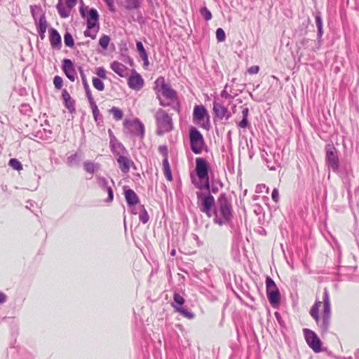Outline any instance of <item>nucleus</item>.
Listing matches in <instances>:
<instances>
[{
  "mask_svg": "<svg viewBox=\"0 0 359 359\" xmlns=\"http://www.w3.org/2000/svg\"><path fill=\"white\" fill-rule=\"evenodd\" d=\"M65 8L62 4V0H58L56 5V9L62 18H67L69 16L71 10L76 5L77 0H65Z\"/></svg>",
  "mask_w": 359,
  "mask_h": 359,
  "instance_id": "nucleus-14",
  "label": "nucleus"
},
{
  "mask_svg": "<svg viewBox=\"0 0 359 359\" xmlns=\"http://www.w3.org/2000/svg\"><path fill=\"white\" fill-rule=\"evenodd\" d=\"M266 290L270 291L273 290H276V288H278L275 281L273 280L272 278H271L269 276H267L266 277Z\"/></svg>",
  "mask_w": 359,
  "mask_h": 359,
  "instance_id": "nucleus-43",
  "label": "nucleus"
},
{
  "mask_svg": "<svg viewBox=\"0 0 359 359\" xmlns=\"http://www.w3.org/2000/svg\"><path fill=\"white\" fill-rule=\"evenodd\" d=\"M100 164L90 161H86L83 163L85 171L90 174H94L100 169Z\"/></svg>",
  "mask_w": 359,
  "mask_h": 359,
  "instance_id": "nucleus-30",
  "label": "nucleus"
},
{
  "mask_svg": "<svg viewBox=\"0 0 359 359\" xmlns=\"http://www.w3.org/2000/svg\"><path fill=\"white\" fill-rule=\"evenodd\" d=\"M228 108L224 105L222 102L218 97H215L212 102V114L213 122L216 124L217 122L222 121L223 116L226 113Z\"/></svg>",
  "mask_w": 359,
  "mask_h": 359,
  "instance_id": "nucleus-13",
  "label": "nucleus"
},
{
  "mask_svg": "<svg viewBox=\"0 0 359 359\" xmlns=\"http://www.w3.org/2000/svg\"><path fill=\"white\" fill-rule=\"evenodd\" d=\"M123 194L129 208H133L140 203V198L133 189L124 187Z\"/></svg>",
  "mask_w": 359,
  "mask_h": 359,
  "instance_id": "nucleus-19",
  "label": "nucleus"
},
{
  "mask_svg": "<svg viewBox=\"0 0 359 359\" xmlns=\"http://www.w3.org/2000/svg\"><path fill=\"white\" fill-rule=\"evenodd\" d=\"M144 81L142 76L135 69L128 79V85L130 88L135 90H140L144 86Z\"/></svg>",
  "mask_w": 359,
  "mask_h": 359,
  "instance_id": "nucleus-16",
  "label": "nucleus"
},
{
  "mask_svg": "<svg viewBox=\"0 0 359 359\" xmlns=\"http://www.w3.org/2000/svg\"><path fill=\"white\" fill-rule=\"evenodd\" d=\"M315 22L317 27V43H316V48H312V50L316 51V50H318L321 45H322V37L323 35V19H322V15L320 11H318L316 13L315 15Z\"/></svg>",
  "mask_w": 359,
  "mask_h": 359,
  "instance_id": "nucleus-17",
  "label": "nucleus"
},
{
  "mask_svg": "<svg viewBox=\"0 0 359 359\" xmlns=\"http://www.w3.org/2000/svg\"><path fill=\"white\" fill-rule=\"evenodd\" d=\"M19 110H20V112L22 115H25V116H31L32 113V108L31 107V106L29 104H27V103L21 104L20 106L19 107Z\"/></svg>",
  "mask_w": 359,
  "mask_h": 359,
  "instance_id": "nucleus-37",
  "label": "nucleus"
},
{
  "mask_svg": "<svg viewBox=\"0 0 359 359\" xmlns=\"http://www.w3.org/2000/svg\"><path fill=\"white\" fill-rule=\"evenodd\" d=\"M325 163L332 172H339V161L338 151L333 143H329L325 145Z\"/></svg>",
  "mask_w": 359,
  "mask_h": 359,
  "instance_id": "nucleus-7",
  "label": "nucleus"
},
{
  "mask_svg": "<svg viewBox=\"0 0 359 359\" xmlns=\"http://www.w3.org/2000/svg\"><path fill=\"white\" fill-rule=\"evenodd\" d=\"M128 156L129 154L118 155V156L115 157L118 164L119 168L123 173H128L131 165L135 167L133 161L130 159Z\"/></svg>",
  "mask_w": 359,
  "mask_h": 359,
  "instance_id": "nucleus-18",
  "label": "nucleus"
},
{
  "mask_svg": "<svg viewBox=\"0 0 359 359\" xmlns=\"http://www.w3.org/2000/svg\"><path fill=\"white\" fill-rule=\"evenodd\" d=\"M35 25L36 27L37 32L39 34L40 39L41 40H43L46 36L45 34L48 25L45 13H42L41 15H40L38 21H36V23H35Z\"/></svg>",
  "mask_w": 359,
  "mask_h": 359,
  "instance_id": "nucleus-22",
  "label": "nucleus"
},
{
  "mask_svg": "<svg viewBox=\"0 0 359 359\" xmlns=\"http://www.w3.org/2000/svg\"><path fill=\"white\" fill-rule=\"evenodd\" d=\"M137 50L139 53L140 57L148 55L147 50H145L142 43L140 41H136Z\"/></svg>",
  "mask_w": 359,
  "mask_h": 359,
  "instance_id": "nucleus-46",
  "label": "nucleus"
},
{
  "mask_svg": "<svg viewBox=\"0 0 359 359\" xmlns=\"http://www.w3.org/2000/svg\"><path fill=\"white\" fill-rule=\"evenodd\" d=\"M108 133L109 136V144H113V143L117 140V138L115 137L111 129L108 130Z\"/></svg>",
  "mask_w": 359,
  "mask_h": 359,
  "instance_id": "nucleus-60",
  "label": "nucleus"
},
{
  "mask_svg": "<svg viewBox=\"0 0 359 359\" xmlns=\"http://www.w3.org/2000/svg\"><path fill=\"white\" fill-rule=\"evenodd\" d=\"M238 126L241 128H247L250 127V123L248 118H242V119L238 123Z\"/></svg>",
  "mask_w": 359,
  "mask_h": 359,
  "instance_id": "nucleus-51",
  "label": "nucleus"
},
{
  "mask_svg": "<svg viewBox=\"0 0 359 359\" xmlns=\"http://www.w3.org/2000/svg\"><path fill=\"white\" fill-rule=\"evenodd\" d=\"M228 87V84H226L225 86H224V89L220 93V96L222 97V98H225V99H228V100H233L235 96H233L231 95H230L227 91H226V88Z\"/></svg>",
  "mask_w": 359,
  "mask_h": 359,
  "instance_id": "nucleus-52",
  "label": "nucleus"
},
{
  "mask_svg": "<svg viewBox=\"0 0 359 359\" xmlns=\"http://www.w3.org/2000/svg\"><path fill=\"white\" fill-rule=\"evenodd\" d=\"M92 82H93V85L94 88H96L97 90H99V91L104 90V83L102 81V79H100V78H97V77H93L92 79Z\"/></svg>",
  "mask_w": 359,
  "mask_h": 359,
  "instance_id": "nucleus-41",
  "label": "nucleus"
},
{
  "mask_svg": "<svg viewBox=\"0 0 359 359\" xmlns=\"http://www.w3.org/2000/svg\"><path fill=\"white\" fill-rule=\"evenodd\" d=\"M274 315H275L276 319L278 321V324L281 327H285V323H284V320H283V318L281 317L280 313L279 312H278V311H276Z\"/></svg>",
  "mask_w": 359,
  "mask_h": 359,
  "instance_id": "nucleus-57",
  "label": "nucleus"
},
{
  "mask_svg": "<svg viewBox=\"0 0 359 359\" xmlns=\"http://www.w3.org/2000/svg\"><path fill=\"white\" fill-rule=\"evenodd\" d=\"M139 219L142 224H146L149 221V217L144 205H140V207Z\"/></svg>",
  "mask_w": 359,
  "mask_h": 359,
  "instance_id": "nucleus-34",
  "label": "nucleus"
},
{
  "mask_svg": "<svg viewBox=\"0 0 359 359\" xmlns=\"http://www.w3.org/2000/svg\"><path fill=\"white\" fill-rule=\"evenodd\" d=\"M157 135L162 136L173 129L172 120L170 116L162 109H159L155 114Z\"/></svg>",
  "mask_w": 359,
  "mask_h": 359,
  "instance_id": "nucleus-4",
  "label": "nucleus"
},
{
  "mask_svg": "<svg viewBox=\"0 0 359 359\" xmlns=\"http://www.w3.org/2000/svg\"><path fill=\"white\" fill-rule=\"evenodd\" d=\"M1 189L3 192L7 193L8 196L11 195V191H9L8 187L6 184H1Z\"/></svg>",
  "mask_w": 359,
  "mask_h": 359,
  "instance_id": "nucleus-64",
  "label": "nucleus"
},
{
  "mask_svg": "<svg viewBox=\"0 0 359 359\" xmlns=\"http://www.w3.org/2000/svg\"><path fill=\"white\" fill-rule=\"evenodd\" d=\"M321 302L319 301H316L314 304L312 306L310 310L311 316L315 320L316 323L320 327V324L321 322V318L319 315V308L320 306Z\"/></svg>",
  "mask_w": 359,
  "mask_h": 359,
  "instance_id": "nucleus-29",
  "label": "nucleus"
},
{
  "mask_svg": "<svg viewBox=\"0 0 359 359\" xmlns=\"http://www.w3.org/2000/svg\"><path fill=\"white\" fill-rule=\"evenodd\" d=\"M62 69L71 81H75L77 77V73L74 62L70 59L65 58L62 61Z\"/></svg>",
  "mask_w": 359,
  "mask_h": 359,
  "instance_id": "nucleus-15",
  "label": "nucleus"
},
{
  "mask_svg": "<svg viewBox=\"0 0 359 359\" xmlns=\"http://www.w3.org/2000/svg\"><path fill=\"white\" fill-rule=\"evenodd\" d=\"M111 151L114 155V156H118V155L121 154H128V150L126 149L124 145L120 142L118 140L113 143V144H109Z\"/></svg>",
  "mask_w": 359,
  "mask_h": 359,
  "instance_id": "nucleus-25",
  "label": "nucleus"
},
{
  "mask_svg": "<svg viewBox=\"0 0 359 359\" xmlns=\"http://www.w3.org/2000/svg\"><path fill=\"white\" fill-rule=\"evenodd\" d=\"M64 42L65 45L69 48L74 47V40L72 35V34L69 32H66L64 35Z\"/></svg>",
  "mask_w": 359,
  "mask_h": 359,
  "instance_id": "nucleus-40",
  "label": "nucleus"
},
{
  "mask_svg": "<svg viewBox=\"0 0 359 359\" xmlns=\"http://www.w3.org/2000/svg\"><path fill=\"white\" fill-rule=\"evenodd\" d=\"M197 204L207 217H213V222L219 226L229 223L233 219V207L226 193L220 194L217 200L210 193L196 192Z\"/></svg>",
  "mask_w": 359,
  "mask_h": 359,
  "instance_id": "nucleus-1",
  "label": "nucleus"
},
{
  "mask_svg": "<svg viewBox=\"0 0 359 359\" xmlns=\"http://www.w3.org/2000/svg\"><path fill=\"white\" fill-rule=\"evenodd\" d=\"M142 0H125V8L127 11L137 10L142 6Z\"/></svg>",
  "mask_w": 359,
  "mask_h": 359,
  "instance_id": "nucleus-31",
  "label": "nucleus"
},
{
  "mask_svg": "<svg viewBox=\"0 0 359 359\" xmlns=\"http://www.w3.org/2000/svg\"><path fill=\"white\" fill-rule=\"evenodd\" d=\"M184 298L179 292H175L173 302H172V306L175 311L187 319L191 320L194 318L195 314L191 310L184 307Z\"/></svg>",
  "mask_w": 359,
  "mask_h": 359,
  "instance_id": "nucleus-9",
  "label": "nucleus"
},
{
  "mask_svg": "<svg viewBox=\"0 0 359 359\" xmlns=\"http://www.w3.org/2000/svg\"><path fill=\"white\" fill-rule=\"evenodd\" d=\"M95 179H96L97 185L102 191H105L109 187L111 186V185L109 184L108 180L105 177H104L101 175H96Z\"/></svg>",
  "mask_w": 359,
  "mask_h": 359,
  "instance_id": "nucleus-32",
  "label": "nucleus"
},
{
  "mask_svg": "<svg viewBox=\"0 0 359 359\" xmlns=\"http://www.w3.org/2000/svg\"><path fill=\"white\" fill-rule=\"evenodd\" d=\"M7 300V296L3 292L0 291V304L5 303Z\"/></svg>",
  "mask_w": 359,
  "mask_h": 359,
  "instance_id": "nucleus-62",
  "label": "nucleus"
},
{
  "mask_svg": "<svg viewBox=\"0 0 359 359\" xmlns=\"http://www.w3.org/2000/svg\"><path fill=\"white\" fill-rule=\"evenodd\" d=\"M154 89L156 92L161 91L163 95L170 100L177 99V92L171 87V86L165 83L163 76H159L154 82Z\"/></svg>",
  "mask_w": 359,
  "mask_h": 359,
  "instance_id": "nucleus-10",
  "label": "nucleus"
},
{
  "mask_svg": "<svg viewBox=\"0 0 359 359\" xmlns=\"http://www.w3.org/2000/svg\"><path fill=\"white\" fill-rule=\"evenodd\" d=\"M163 172H164V175H165V177L167 179V180L172 181L173 178H172V171H171L170 168L163 169Z\"/></svg>",
  "mask_w": 359,
  "mask_h": 359,
  "instance_id": "nucleus-56",
  "label": "nucleus"
},
{
  "mask_svg": "<svg viewBox=\"0 0 359 359\" xmlns=\"http://www.w3.org/2000/svg\"><path fill=\"white\" fill-rule=\"evenodd\" d=\"M53 84L56 89L60 90L63 85V79L60 76H55L53 78Z\"/></svg>",
  "mask_w": 359,
  "mask_h": 359,
  "instance_id": "nucleus-48",
  "label": "nucleus"
},
{
  "mask_svg": "<svg viewBox=\"0 0 359 359\" xmlns=\"http://www.w3.org/2000/svg\"><path fill=\"white\" fill-rule=\"evenodd\" d=\"M8 165L15 170L20 171L22 170L23 166L22 163L15 158H12L8 161Z\"/></svg>",
  "mask_w": 359,
  "mask_h": 359,
  "instance_id": "nucleus-36",
  "label": "nucleus"
},
{
  "mask_svg": "<svg viewBox=\"0 0 359 359\" xmlns=\"http://www.w3.org/2000/svg\"><path fill=\"white\" fill-rule=\"evenodd\" d=\"M109 113L113 115L114 118L116 121L121 120L123 117V111L116 107H113L111 109H110Z\"/></svg>",
  "mask_w": 359,
  "mask_h": 359,
  "instance_id": "nucleus-39",
  "label": "nucleus"
},
{
  "mask_svg": "<svg viewBox=\"0 0 359 359\" xmlns=\"http://www.w3.org/2000/svg\"><path fill=\"white\" fill-rule=\"evenodd\" d=\"M249 109L248 107L243 108L242 110V118H248Z\"/></svg>",
  "mask_w": 359,
  "mask_h": 359,
  "instance_id": "nucleus-63",
  "label": "nucleus"
},
{
  "mask_svg": "<svg viewBox=\"0 0 359 359\" xmlns=\"http://www.w3.org/2000/svg\"><path fill=\"white\" fill-rule=\"evenodd\" d=\"M133 20L135 22H137L140 25H143L145 24V18H144L142 13L140 11L137 12V18H135L134 16L131 17Z\"/></svg>",
  "mask_w": 359,
  "mask_h": 359,
  "instance_id": "nucleus-49",
  "label": "nucleus"
},
{
  "mask_svg": "<svg viewBox=\"0 0 359 359\" xmlns=\"http://www.w3.org/2000/svg\"><path fill=\"white\" fill-rule=\"evenodd\" d=\"M62 98L65 107L67 109L69 113L74 114L76 112L75 101L71 97L67 89H63L62 91Z\"/></svg>",
  "mask_w": 359,
  "mask_h": 359,
  "instance_id": "nucleus-23",
  "label": "nucleus"
},
{
  "mask_svg": "<svg viewBox=\"0 0 359 359\" xmlns=\"http://www.w3.org/2000/svg\"><path fill=\"white\" fill-rule=\"evenodd\" d=\"M271 198L274 202H276V203L278 202L279 192H278V189L275 188L273 189L272 194H271Z\"/></svg>",
  "mask_w": 359,
  "mask_h": 359,
  "instance_id": "nucleus-55",
  "label": "nucleus"
},
{
  "mask_svg": "<svg viewBox=\"0 0 359 359\" xmlns=\"http://www.w3.org/2000/svg\"><path fill=\"white\" fill-rule=\"evenodd\" d=\"M123 126L127 128L129 132L135 137L143 139L144 137V126L142 122L137 118L132 120L126 119L123 121Z\"/></svg>",
  "mask_w": 359,
  "mask_h": 359,
  "instance_id": "nucleus-12",
  "label": "nucleus"
},
{
  "mask_svg": "<svg viewBox=\"0 0 359 359\" xmlns=\"http://www.w3.org/2000/svg\"><path fill=\"white\" fill-rule=\"evenodd\" d=\"M259 71V67L257 66V65H253V66H251L250 67H249L248 69V72L250 74H257Z\"/></svg>",
  "mask_w": 359,
  "mask_h": 359,
  "instance_id": "nucleus-58",
  "label": "nucleus"
},
{
  "mask_svg": "<svg viewBox=\"0 0 359 359\" xmlns=\"http://www.w3.org/2000/svg\"><path fill=\"white\" fill-rule=\"evenodd\" d=\"M323 311L320 324V329L323 334H325L329 330L331 318V304L329 292L327 288H324L323 290Z\"/></svg>",
  "mask_w": 359,
  "mask_h": 359,
  "instance_id": "nucleus-6",
  "label": "nucleus"
},
{
  "mask_svg": "<svg viewBox=\"0 0 359 359\" xmlns=\"http://www.w3.org/2000/svg\"><path fill=\"white\" fill-rule=\"evenodd\" d=\"M158 152L162 154L163 158L168 157V149L166 145H161L158 147Z\"/></svg>",
  "mask_w": 359,
  "mask_h": 359,
  "instance_id": "nucleus-53",
  "label": "nucleus"
},
{
  "mask_svg": "<svg viewBox=\"0 0 359 359\" xmlns=\"http://www.w3.org/2000/svg\"><path fill=\"white\" fill-rule=\"evenodd\" d=\"M303 333L308 346L315 353H320L323 351V343L314 331L308 328H304Z\"/></svg>",
  "mask_w": 359,
  "mask_h": 359,
  "instance_id": "nucleus-11",
  "label": "nucleus"
},
{
  "mask_svg": "<svg viewBox=\"0 0 359 359\" xmlns=\"http://www.w3.org/2000/svg\"><path fill=\"white\" fill-rule=\"evenodd\" d=\"M216 38L218 42H223L226 39V34L224 29L219 27L216 29Z\"/></svg>",
  "mask_w": 359,
  "mask_h": 359,
  "instance_id": "nucleus-45",
  "label": "nucleus"
},
{
  "mask_svg": "<svg viewBox=\"0 0 359 359\" xmlns=\"http://www.w3.org/2000/svg\"><path fill=\"white\" fill-rule=\"evenodd\" d=\"M110 67L121 77H124L128 70V68L123 64L118 61H113L110 65Z\"/></svg>",
  "mask_w": 359,
  "mask_h": 359,
  "instance_id": "nucleus-26",
  "label": "nucleus"
},
{
  "mask_svg": "<svg viewBox=\"0 0 359 359\" xmlns=\"http://www.w3.org/2000/svg\"><path fill=\"white\" fill-rule=\"evenodd\" d=\"M96 29H89L86 26V29L84 31L83 34L86 37H90L92 39H95L97 36Z\"/></svg>",
  "mask_w": 359,
  "mask_h": 359,
  "instance_id": "nucleus-47",
  "label": "nucleus"
},
{
  "mask_svg": "<svg viewBox=\"0 0 359 359\" xmlns=\"http://www.w3.org/2000/svg\"><path fill=\"white\" fill-rule=\"evenodd\" d=\"M190 149L195 154H201L203 150L208 151L203 135L198 128L191 126L189 130Z\"/></svg>",
  "mask_w": 359,
  "mask_h": 359,
  "instance_id": "nucleus-3",
  "label": "nucleus"
},
{
  "mask_svg": "<svg viewBox=\"0 0 359 359\" xmlns=\"http://www.w3.org/2000/svg\"><path fill=\"white\" fill-rule=\"evenodd\" d=\"M30 12L31 14L34 18V23H36V21H38L39 18L37 17V15L39 13H45L41 8V6L40 5H33L30 6Z\"/></svg>",
  "mask_w": 359,
  "mask_h": 359,
  "instance_id": "nucleus-33",
  "label": "nucleus"
},
{
  "mask_svg": "<svg viewBox=\"0 0 359 359\" xmlns=\"http://www.w3.org/2000/svg\"><path fill=\"white\" fill-rule=\"evenodd\" d=\"M194 122L205 130H210V121L208 110L203 105H196L193 111Z\"/></svg>",
  "mask_w": 359,
  "mask_h": 359,
  "instance_id": "nucleus-8",
  "label": "nucleus"
},
{
  "mask_svg": "<svg viewBox=\"0 0 359 359\" xmlns=\"http://www.w3.org/2000/svg\"><path fill=\"white\" fill-rule=\"evenodd\" d=\"M81 161V154L77 152L71 154L67 158L66 163L69 167H79Z\"/></svg>",
  "mask_w": 359,
  "mask_h": 359,
  "instance_id": "nucleus-28",
  "label": "nucleus"
},
{
  "mask_svg": "<svg viewBox=\"0 0 359 359\" xmlns=\"http://www.w3.org/2000/svg\"><path fill=\"white\" fill-rule=\"evenodd\" d=\"M110 181H111V186L109 187L105 191H107V194H108V196L107 198L104 200V201L107 203H111L114 200V190H113V187H114V180L111 178L110 179Z\"/></svg>",
  "mask_w": 359,
  "mask_h": 359,
  "instance_id": "nucleus-42",
  "label": "nucleus"
},
{
  "mask_svg": "<svg viewBox=\"0 0 359 359\" xmlns=\"http://www.w3.org/2000/svg\"><path fill=\"white\" fill-rule=\"evenodd\" d=\"M78 69L81 77L82 83L86 92V95L88 98V102L94 100L83 68L81 67H79Z\"/></svg>",
  "mask_w": 359,
  "mask_h": 359,
  "instance_id": "nucleus-27",
  "label": "nucleus"
},
{
  "mask_svg": "<svg viewBox=\"0 0 359 359\" xmlns=\"http://www.w3.org/2000/svg\"><path fill=\"white\" fill-rule=\"evenodd\" d=\"M357 266H337L338 273L341 275H348L356 271Z\"/></svg>",
  "mask_w": 359,
  "mask_h": 359,
  "instance_id": "nucleus-35",
  "label": "nucleus"
},
{
  "mask_svg": "<svg viewBox=\"0 0 359 359\" xmlns=\"http://www.w3.org/2000/svg\"><path fill=\"white\" fill-rule=\"evenodd\" d=\"M79 12L81 18L86 20V26L89 29H96V32L100 29V15L95 8H89L83 4L79 7Z\"/></svg>",
  "mask_w": 359,
  "mask_h": 359,
  "instance_id": "nucleus-5",
  "label": "nucleus"
},
{
  "mask_svg": "<svg viewBox=\"0 0 359 359\" xmlns=\"http://www.w3.org/2000/svg\"><path fill=\"white\" fill-rule=\"evenodd\" d=\"M199 13L206 20L209 21L212 19V15L210 10L206 6H203L200 8Z\"/></svg>",
  "mask_w": 359,
  "mask_h": 359,
  "instance_id": "nucleus-44",
  "label": "nucleus"
},
{
  "mask_svg": "<svg viewBox=\"0 0 359 359\" xmlns=\"http://www.w3.org/2000/svg\"><path fill=\"white\" fill-rule=\"evenodd\" d=\"M50 43L53 48L60 50L62 47V38L58 31L53 28L48 29Z\"/></svg>",
  "mask_w": 359,
  "mask_h": 359,
  "instance_id": "nucleus-20",
  "label": "nucleus"
},
{
  "mask_svg": "<svg viewBox=\"0 0 359 359\" xmlns=\"http://www.w3.org/2000/svg\"><path fill=\"white\" fill-rule=\"evenodd\" d=\"M92 109L94 120L97 126H102L104 124L103 116L100 113L99 109L94 100L89 101Z\"/></svg>",
  "mask_w": 359,
  "mask_h": 359,
  "instance_id": "nucleus-24",
  "label": "nucleus"
},
{
  "mask_svg": "<svg viewBox=\"0 0 359 359\" xmlns=\"http://www.w3.org/2000/svg\"><path fill=\"white\" fill-rule=\"evenodd\" d=\"M110 40H111V39L108 35L102 34L99 39V46L103 50H105L108 48Z\"/></svg>",
  "mask_w": 359,
  "mask_h": 359,
  "instance_id": "nucleus-38",
  "label": "nucleus"
},
{
  "mask_svg": "<svg viewBox=\"0 0 359 359\" xmlns=\"http://www.w3.org/2000/svg\"><path fill=\"white\" fill-rule=\"evenodd\" d=\"M313 41L307 39V38H303L300 42L299 44L304 48H309L310 47V44L312 43Z\"/></svg>",
  "mask_w": 359,
  "mask_h": 359,
  "instance_id": "nucleus-54",
  "label": "nucleus"
},
{
  "mask_svg": "<svg viewBox=\"0 0 359 359\" xmlns=\"http://www.w3.org/2000/svg\"><path fill=\"white\" fill-rule=\"evenodd\" d=\"M210 180L219 188H222L224 187V183L221 181V180L219 178L215 179L213 175H210Z\"/></svg>",
  "mask_w": 359,
  "mask_h": 359,
  "instance_id": "nucleus-59",
  "label": "nucleus"
},
{
  "mask_svg": "<svg viewBox=\"0 0 359 359\" xmlns=\"http://www.w3.org/2000/svg\"><path fill=\"white\" fill-rule=\"evenodd\" d=\"M170 168V166L169 161H168V157L163 158V168L166 169V168Z\"/></svg>",
  "mask_w": 359,
  "mask_h": 359,
  "instance_id": "nucleus-61",
  "label": "nucleus"
},
{
  "mask_svg": "<svg viewBox=\"0 0 359 359\" xmlns=\"http://www.w3.org/2000/svg\"><path fill=\"white\" fill-rule=\"evenodd\" d=\"M96 74L98 76L97 78H100V79H107L106 70L102 67L96 69Z\"/></svg>",
  "mask_w": 359,
  "mask_h": 359,
  "instance_id": "nucleus-50",
  "label": "nucleus"
},
{
  "mask_svg": "<svg viewBox=\"0 0 359 359\" xmlns=\"http://www.w3.org/2000/svg\"><path fill=\"white\" fill-rule=\"evenodd\" d=\"M210 165L208 161L203 157L196 158L195 172L198 178V181L196 180L193 175H191V183L199 191L203 190L207 191V193L217 194L219 192V187L214 184L210 180Z\"/></svg>",
  "mask_w": 359,
  "mask_h": 359,
  "instance_id": "nucleus-2",
  "label": "nucleus"
},
{
  "mask_svg": "<svg viewBox=\"0 0 359 359\" xmlns=\"http://www.w3.org/2000/svg\"><path fill=\"white\" fill-rule=\"evenodd\" d=\"M266 297L271 306L273 308H278L281 302L280 292L278 288L266 292Z\"/></svg>",
  "mask_w": 359,
  "mask_h": 359,
  "instance_id": "nucleus-21",
  "label": "nucleus"
}]
</instances>
